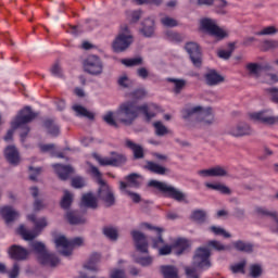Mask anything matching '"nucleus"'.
Returning a JSON list of instances; mask_svg holds the SVG:
<instances>
[{
	"label": "nucleus",
	"instance_id": "44",
	"mask_svg": "<svg viewBox=\"0 0 278 278\" xmlns=\"http://www.w3.org/2000/svg\"><path fill=\"white\" fill-rule=\"evenodd\" d=\"M206 249H214L215 251H229V247L222 244L220 241L211 240L207 242Z\"/></svg>",
	"mask_w": 278,
	"mask_h": 278
},
{
	"label": "nucleus",
	"instance_id": "62",
	"mask_svg": "<svg viewBox=\"0 0 278 278\" xmlns=\"http://www.w3.org/2000/svg\"><path fill=\"white\" fill-rule=\"evenodd\" d=\"M265 49H278V40H265L263 42Z\"/></svg>",
	"mask_w": 278,
	"mask_h": 278
},
{
	"label": "nucleus",
	"instance_id": "50",
	"mask_svg": "<svg viewBox=\"0 0 278 278\" xmlns=\"http://www.w3.org/2000/svg\"><path fill=\"white\" fill-rule=\"evenodd\" d=\"M199 5H213L214 1L219 5L220 8H225L227 5V1L225 0H197Z\"/></svg>",
	"mask_w": 278,
	"mask_h": 278
},
{
	"label": "nucleus",
	"instance_id": "63",
	"mask_svg": "<svg viewBox=\"0 0 278 278\" xmlns=\"http://www.w3.org/2000/svg\"><path fill=\"white\" fill-rule=\"evenodd\" d=\"M138 174H129L126 176V181L130 184L131 186H138Z\"/></svg>",
	"mask_w": 278,
	"mask_h": 278
},
{
	"label": "nucleus",
	"instance_id": "26",
	"mask_svg": "<svg viewBox=\"0 0 278 278\" xmlns=\"http://www.w3.org/2000/svg\"><path fill=\"white\" fill-rule=\"evenodd\" d=\"M81 205H84V207H89L90 210H97L99 207V201L94 194L89 192L83 195Z\"/></svg>",
	"mask_w": 278,
	"mask_h": 278
},
{
	"label": "nucleus",
	"instance_id": "61",
	"mask_svg": "<svg viewBox=\"0 0 278 278\" xmlns=\"http://www.w3.org/2000/svg\"><path fill=\"white\" fill-rule=\"evenodd\" d=\"M244 266H247V262H241V263H238L233 266H231V270L232 273H242L244 274Z\"/></svg>",
	"mask_w": 278,
	"mask_h": 278
},
{
	"label": "nucleus",
	"instance_id": "9",
	"mask_svg": "<svg viewBox=\"0 0 278 278\" xmlns=\"http://www.w3.org/2000/svg\"><path fill=\"white\" fill-rule=\"evenodd\" d=\"M132 42L134 36H131V33L129 31V27L125 25L122 26V29L113 41L112 47L115 53H123V51H127V49L131 47Z\"/></svg>",
	"mask_w": 278,
	"mask_h": 278
},
{
	"label": "nucleus",
	"instance_id": "33",
	"mask_svg": "<svg viewBox=\"0 0 278 278\" xmlns=\"http://www.w3.org/2000/svg\"><path fill=\"white\" fill-rule=\"evenodd\" d=\"M74 112H76V116H83L85 118H88L89 121H94V113L88 111L86 108L75 104L73 106Z\"/></svg>",
	"mask_w": 278,
	"mask_h": 278
},
{
	"label": "nucleus",
	"instance_id": "22",
	"mask_svg": "<svg viewBox=\"0 0 278 278\" xmlns=\"http://www.w3.org/2000/svg\"><path fill=\"white\" fill-rule=\"evenodd\" d=\"M125 147H127V149H130V151H132L135 160H142V157H144V149L142 148V146L137 144L130 139H126Z\"/></svg>",
	"mask_w": 278,
	"mask_h": 278
},
{
	"label": "nucleus",
	"instance_id": "51",
	"mask_svg": "<svg viewBox=\"0 0 278 278\" xmlns=\"http://www.w3.org/2000/svg\"><path fill=\"white\" fill-rule=\"evenodd\" d=\"M210 231H212V233H214L215 236H223L224 238H231V235L220 227L211 226Z\"/></svg>",
	"mask_w": 278,
	"mask_h": 278
},
{
	"label": "nucleus",
	"instance_id": "14",
	"mask_svg": "<svg viewBox=\"0 0 278 278\" xmlns=\"http://www.w3.org/2000/svg\"><path fill=\"white\" fill-rule=\"evenodd\" d=\"M228 134L233 136V138H242L244 136H251L253 134V129H251L249 124L241 122L230 127L228 129Z\"/></svg>",
	"mask_w": 278,
	"mask_h": 278
},
{
	"label": "nucleus",
	"instance_id": "2",
	"mask_svg": "<svg viewBox=\"0 0 278 278\" xmlns=\"http://www.w3.org/2000/svg\"><path fill=\"white\" fill-rule=\"evenodd\" d=\"M210 257H212V249L207 247H200L195 250L193 255L192 264L194 267H185V274L187 278H199V274L197 273V268H201L205 270L212 267V262H210Z\"/></svg>",
	"mask_w": 278,
	"mask_h": 278
},
{
	"label": "nucleus",
	"instance_id": "39",
	"mask_svg": "<svg viewBox=\"0 0 278 278\" xmlns=\"http://www.w3.org/2000/svg\"><path fill=\"white\" fill-rule=\"evenodd\" d=\"M232 244L237 251H241L242 253H253V244L251 243L239 240L233 242Z\"/></svg>",
	"mask_w": 278,
	"mask_h": 278
},
{
	"label": "nucleus",
	"instance_id": "47",
	"mask_svg": "<svg viewBox=\"0 0 278 278\" xmlns=\"http://www.w3.org/2000/svg\"><path fill=\"white\" fill-rule=\"evenodd\" d=\"M122 64H124V66H140V64H142V58L123 59Z\"/></svg>",
	"mask_w": 278,
	"mask_h": 278
},
{
	"label": "nucleus",
	"instance_id": "5",
	"mask_svg": "<svg viewBox=\"0 0 278 278\" xmlns=\"http://www.w3.org/2000/svg\"><path fill=\"white\" fill-rule=\"evenodd\" d=\"M30 247L35 253H37L38 262L41 263L42 266H50L51 268H55V266L60 264V258L54 253H49L45 243L40 241H33Z\"/></svg>",
	"mask_w": 278,
	"mask_h": 278
},
{
	"label": "nucleus",
	"instance_id": "64",
	"mask_svg": "<svg viewBox=\"0 0 278 278\" xmlns=\"http://www.w3.org/2000/svg\"><path fill=\"white\" fill-rule=\"evenodd\" d=\"M111 278H127V275H125V270L123 269H114L111 273Z\"/></svg>",
	"mask_w": 278,
	"mask_h": 278
},
{
	"label": "nucleus",
	"instance_id": "20",
	"mask_svg": "<svg viewBox=\"0 0 278 278\" xmlns=\"http://www.w3.org/2000/svg\"><path fill=\"white\" fill-rule=\"evenodd\" d=\"M0 216L3 218L7 225H10V223H14V220L18 218V212L13 210L12 206H3L0 208Z\"/></svg>",
	"mask_w": 278,
	"mask_h": 278
},
{
	"label": "nucleus",
	"instance_id": "3",
	"mask_svg": "<svg viewBox=\"0 0 278 278\" xmlns=\"http://www.w3.org/2000/svg\"><path fill=\"white\" fill-rule=\"evenodd\" d=\"M37 116L38 114L31 111V106H25L18 112L14 121L11 123V127L13 129H21L20 137L22 142H25V139L31 130L28 126L29 123L36 119Z\"/></svg>",
	"mask_w": 278,
	"mask_h": 278
},
{
	"label": "nucleus",
	"instance_id": "49",
	"mask_svg": "<svg viewBox=\"0 0 278 278\" xmlns=\"http://www.w3.org/2000/svg\"><path fill=\"white\" fill-rule=\"evenodd\" d=\"M212 177H227V169L225 167L215 166L211 168Z\"/></svg>",
	"mask_w": 278,
	"mask_h": 278
},
{
	"label": "nucleus",
	"instance_id": "40",
	"mask_svg": "<svg viewBox=\"0 0 278 278\" xmlns=\"http://www.w3.org/2000/svg\"><path fill=\"white\" fill-rule=\"evenodd\" d=\"M205 218H207V214L203 210H195L191 213V220L199 223V225H203Z\"/></svg>",
	"mask_w": 278,
	"mask_h": 278
},
{
	"label": "nucleus",
	"instance_id": "53",
	"mask_svg": "<svg viewBox=\"0 0 278 278\" xmlns=\"http://www.w3.org/2000/svg\"><path fill=\"white\" fill-rule=\"evenodd\" d=\"M250 276L252 278H258L262 276V266L260 265H251L250 267Z\"/></svg>",
	"mask_w": 278,
	"mask_h": 278
},
{
	"label": "nucleus",
	"instance_id": "13",
	"mask_svg": "<svg viewBox=\"0 0 278 278\" xmlns=\"http://www.w3.org/2000/svg\"><path fill=\"white\" fill-rule=\"evenodd\" d=\"M185 49L187 53L189 54V58L197 68H201L202 60H201V48L199 47V43L197 42H187L185 46Z\"/></svg>",
	"mask_w": 278,
	"mask_h": 278
},
{
	"label": "nucleus",
	"instance_id": "52",
	"mask_svg": "<svg viewBox=\"0 0 278 278\" xmlns=\"http://www.w3.org/2000/svg\"><path fill=\"white\" fill-rule=\"evenodd\" d=\"M9 278H18V275H21V265L18 263H14L13 267L10 271H8Z\"/></svg>",
	"mask_w": 278,
	"mask_h": 278
},
{
	"label": "nucleus",
	"instance_id": "10",
	"mask_svg": "<svg viewBox=\"0 0 278 278\" xmlns=\"http://www.w3.org/2000/svg\"><path fill=\"white\" fill-rule=\"evenodd\" d=\"M199 114V118L202 123L206 125H212L214 123V114H212V109H203L201 106L187 108L182 110V118H190Z\"/></svg>",
	"mask_w": 278,
	"mask_h": 278
},
{
	"label": "nucleus",
	"instance_id": "27",
	"mask_svg": "<svg viewBox=\"0 0 278 278\" xmlns=\"http://www.w3.org/2000/svg\"><path fill=\"white\" fill-rule=\"evenodd\" d=\"M140 31L146 38H151L155 34V21L152 18L144 20Z\"/></svg>",
	"mask_w": 278,
	"mask_h": 278
},
{
	"label": "nucleus",
	"instance_id": "19",
	"mask_svg": "<svg viewBox=\"0 0 278 278\" xmlns=\"http://www.w3.org/2000/svg\"><path fill=\"white\" fill-rule=\"evenodd\" d=\"M52 167L54 168L61 181H66V179H70L71 175H73L74 172L71 165L53 164Z\"/></svg>",
	"mask_w": 278,
	"mask_h": 278
},
{
	"label": "nucleus",
	"instance_id": "30",
	"mask_svg": "<svg viewBox=\"0 0 278 278\" xmlns=\"http://www.w3.org/2000/svg\"><path fill=\"white\" fill-rule=\"evenodd\" d=\"M66 219L68 220L70 225H84L86 223V217L79 214L77 211L68 212L66 214Z\"/></svg>",
	"mask_w": 278,
	"mask_h": 278
},
{
	"label": "nucleus",
	"instance_id": "17",
	"mask_svg": "<svg viewBox=\"0 0 278 278\" xmlns=\"http://www.w3.org/2000/svg\"><path fill=\"white\" fill-rule=\"evenodd\" d=\"M256 216H260V218H271V220H275V223L278 225V212L277 211H270L263 206H257L255 208ZM273 233H278V226L271 227Z\"/></svg>",
	"mask_w": 278,
	"mask_h": 278
},
{
	"label": "nucleus",
	"instance_id": "38",
	"mask_svg": "<svg viewBox=\"0 0 278 278\" xmlns=\"http://www.w3.org/2000/svg\"><path fill=\"white\" fill-rule=\"evenodd\" d=\"M165 38L169 42H184V40H186V35H181V34H179L177 31H173V30H167L165 33Z\"/></svg>",
	"mask_w": 278,
	"mask_h": 278
},
{
	"label": "nucleus",
	"instance_id": "29",
	"mask_svg": "<svg viewBox=\"0 0 278 278\" xmlns=\"http://www.w3.org/2000/svg\"><path fill=\"white\" fill-rule=\"evenodd\" d=\"M99 262H101V254L94 252L90 255L87 263H85L84 268H86L87 270H93L94 273H97V270H99V267L97 266Z\"/></svg>",
	"mask_w": 278,
	"mask_h": 278
},
{
	"label": "nucleus",
	"instance_id": "34",
	"mask_svg": "<svg viewBox=\"0 0 278 278\" xmlns=\"http://www.w3.org/2000/svg\"><path fill=\"white\" fill-rule=\"evenodd\" d=\"M127 188H129V184H127L125 181L119 182V189L122 190V192H125L126 194H128V197H130V199L134 201V203H140V201H142V198L140 197V194H138L136 192H131V191L127 190Z\"/></svg>",
	"mask_w": 278,
	"mask_h": 278
},
{
	"label": "nucleus",
	"instance_id": "42",
	"mask_svg": "<svg viewBox=\"0 0 278 278\" xmlns=\"http://www.w3.org/2000/svg\"><path fill=\"white\" fill-rule=\"evenodd\" d=\"M103 235L109 238V240L116 241L118 240V230L112 226H105L103 228Z\"/></svg>",
	"mask_w": 278,
	"mask_h": 278
},
{
	"label": "nucleus",
	"instance_id": "12",
	"mask_svg": "<svg viewBox=\"0 0 278 278\" xmlns=\"http://www.w3.org/2000/svg\"><path fill=\"white\" fill-rule=\"evenodd\" d=\"M200 25L203 31H206V34H210V36H214L219 40H223V38L227 37V33L223 30V28L218 27V25H216V22L212 18L201 20Z\"/></svg>",
	"mask_w": 278,
	"mask_h": 278
},
{
	"label": "nucleus",
	"instance_id": "46",
	"mask_svg": "<svg viewBox=\"0 0 278 278\" xmlns=\"http://www.w3.org/2000/svg\"><path fill=\"white\" fill-rule=\"evenodd\" d=\"M160 21H161V24L163 25V27H177V25H179L177 20H175L168 15L161 17Z\"/></svg>",
	"mask_w": 278,
	"mask_h": 278
},
{
	"label": "nucleus",
	"instance_id": "6",
	"mask_svg": "<svg viewBox=\"0 0 278 278\" xmlns=\"http://www.w3.org/2000/svg\"><path fill=\"white\" fill-rule=\"evenodd\" d=\"M149 187L155 188L159 190V192H162L163 197H166L167 199H174V201H178V203L186 201V193L166 182H162L160 180H150Z\"/></svg>",
	"mask_w": 278,
	"mask_h": 278
},
{
	"label": "nucleus",
	"instance_id": "4",
	"mask_svg": "<svg viewBox=\"0 0 278 278\" xmlns=\"http://www.w3.org/2000/svg\"><path fill=\"white\" fill-rule=\"evenodd\" d=\"M91 174L93 177H97L98 184H99V190H98V198L100 201H103V203L106 205V207H112V205H115L116 198L114 197V191H112V188L105 180H102L101 178V172L97 166L91 165L90 166Z\"/></svg>",
	"mask_w": 278,
	"mask_h": 278
},
{
	"label": "nucleus",
	"instance_id": "21",
	"mask_svg": "<svg viewBox=\"0 0 278 278\" xmlns=\"http://www.w3.org/2000/svg\"><path fill=\"white\" fill-rule=\"evenodd\" d=\"M4 157L7 159L9 164H13L16 166L21 162V156L18 155V150H16V147L9 146L4 150Z\"/></svg>",
	"mask_w": 278,
	"mask_h": 278
},
{
	"label": "nucleus",
	"instance_id": "36",
	"mask_svg": "<svg viewBox=\"0 0 278 278\" xmlns=\"http://www.w3.org/2000/svg\"><path fill=\"white\" fill-rule=\"evenodd\" d=\"M168 84H174V92L175 94H181V90L186 88V79H179V78H167L166 79Z\"/></svg>",
	"mask_w": 278,
	"mask_h": 278
},
{
	"label": "nucleus",
	"instance_id": "25",
	"mask_svg": "<svg viewBox=\"0 0 278 278\" xmlns=\"http://www.w3.org/2000/svg\"><path fill=\"white\" fill-rule=\"evenodd\" d=\"M144 168L146 170L153 173V175H166V173H169L168 168L153 161H147Z\"/></svg>",
	"mask_w": 278,
	"mask_h": 278
},
{
	"label": "nucleus",
	"instance_id": "18",
	"mask_svg": "<svg viewBox=\"0 0 278 278\" xmlns=\"http://www.w3.org/2000/svg\"><path fill=\"white\" fill-rule=\"evenodd\" d=\"M54 244L61 255L64 257H70L71 240L66 239L64 236H59L55 238Z\"/></svg>",
	"mask_w": 278,
	"mask_h": 278
},
{
	"label": "nucleus",
	"instance_id": "35",
	"mask_svg": "<svg viewBox=\"0 0 278 278\" xmlns=\"http://www.w3.org/2000/svg\"><path fill=\"white\" fill-rule=\"evenodd\" d=\"M43 127L47 128L50 136H53L54 138H56V136H60V126H58L55 122H53V119H46L43 122Z\"/></svg>",
	"mask_w": 278,
	"mask_h": 278
},
{
	"label": "nucleus",
	"instance_id": "37",
	"mask_svg": "<svg viewBox=\"0 0 278 278\" xmlns=\"http://www.w3.org/2000/svg\"><path fill=\"white\" fill-rule=\"evenodd\" d=\"M205 186L210 190H216L217 192H220V194H231V189L223 184L205 182Z\"/></svg>",
	"mask_w": 278,
	"mask_h": 278
},
{
	"label": "nucleus",
	"instance_id": "59",
	"mask_svg": "<svg viewBox=\"0 0 278 278\" xmlns=\"http://www.w3.org/2000/svg\"><path fill=\"white\" fill-rule=\"evenodd\" d=\"M97 161L99 162L100 166H114V163L112 161V156L111 157L98 156Z\"/></svg>",
	"mask_w": 278,
	"mask_h": 278
},
{
	"label": "nucleus",
	"instance_id": "54",
	"mask_svg": "<svg viewBox=\"0 0 278 278\" xmlns=\"http://www.w3.org/2000/svg\"><path fill=\"white\" fill-rule=\"evenodd\" d=\"M267 92L269 93L270 101L278 105V89L273 87V88L267 89Z\"/></svg>",
	"mask_w": 278,
	"mask_h": 278
},
{
	"label": "nucleus",
	"instance_id": "55",
	"mask_svg": "<svg viewBox=\"0 0 278 278\" xmlns=\"http://www.w3.org/2000/svg\"><path fill=\"white\" fill-rule=\"evenodd\" d=\"M73 188H84L86 187V180L83 177H75L72 179Z\"/></svg>",
	"mask_w": 278,
	"mask_h": 278
},
{
	"label": "nucleus",
	"instance_id": "1",
	"mask_svg": "<svg viewBox=\"0 0 278 278\" xmlns=\"http://www.w3.org/2000/svg\"><path fill=\"white\" fill-rule=\"evenodd\" d=\"M140 112L144 115L147 121L155 118V113L149 112L148 104L138 105L136 101H126L119 104L115 113L112 111L106 112L102 121L110 127L118 128V123L126 127H131L140 116Z\"/></svg>",
	"mask_w": 278,
	"mask_h": 278
},
{
	"label": "nucleus",
	"instance_id": "56",
	"mask_svg": "<svg viewBox=\"0 0 278 278\" xmlns=\"http://www.w3.org/2000/svg\"><path fill=\"white\" fill-rule=\"evenodd\" d=\"M70 244H71V255H73V249H75V247H81V244H84V239L81 237H76L70 240Z\"/></svg>",
	"mask_w": 278,
	"mask_h": 278
},
{
	"label": "nucleus",
	"instance_id": "31",
	"mask_svg": "<svg viewBox=\"0 0 278 278\" xmlns=\"http://www.w3.org/2000/svg\"><path fill=\"white\" fill-rule=\"evenodd\" d=\"M247 71L250 75H254V77H260V71L263 68L264 71H271L273 66L265 65L262 67V65L257 63H248L245 66Z\"/></svg>",
	"mask_w": 278,
	"mask_h": 278
},
{
	"label": "nucleus",
	"instance_id": "32",
	"mask_svg": "<svg viewBox=\"0 0 278 278\" xmlns=\"http://www.w3.org/2000/svg\"><path fill=\"white\" fill-rule=\"evenodd\" d=\"M161 273L164 278H179V269L173 265L161 266Z\"/></svg>",
	"mask_w": 278,
	"mask_h": 278
},
{
	"label": "nucleus",
	"instance_id": "45",
	"mask_svg": "<svg viewBox=\"0 0 278 278\" xmlns=\"http://www.w3.org/2000/svg\"><path fill=\"white\" fill-rule=\"evenodd\" d=\"M153 127L155 129V134L157 136H166V134H170V130H168V128H166V126H164V124H162V122H155L153 124Z\"/></svg>",
	"mask_w": 278,
	"mask_h": 278
},
{
	"label": "nucleus",
	"instance_id": "7",
	"mask_svg": "<svg viewBox=\"0 0 278 278\" xmlns=\"http://www.w3.org/2000/svg\"><path fill=\"white\" fill-rule=\"evenodd\" d=\"M28 220H30V223H34L35 225V230L34 231H29L27 230V228H25L24 225H21L17 229V232L20 236H22L23 240H34L35 238L38 237V232L37 231H42V229H45V227H47V218L41 217V218H36V215L31 214L27 216Z\"/></svg>",
	"mask_w": 278,
	"mask_h": 278
},
{
	"label": "nucleus",
	"instance_id": "43",
	"mask_svg": "<svg viewBox=\"0 0 278 278\" xmlns=\"http://www.w3.org/2000/svg\"><path fill=\"white\" fill-rule=\"evenodd\" d=\"M72 204H73V193L68 191H64V195L61 200V207L63 210H68V207H71Z\"/></svg>",
	"mask_w": 278,
	"mask_h": 278
},
{
	"label": "nucleus",
	"instance_id": "15",
	"mask_svg": "<svg viewBox=\"0 0 278 278\" xmlns=\"http://www.w3.org/2000/svg\"><path fill=\"white\" fill-rule=\"evenodd\" d=\"M131 236L137 251L140 253H149V242L147 241V236L138 230H132Z\"/></svg>",
	"mask_w": 278,
	"mask_h": 278
},
{
	"label": "nucleus",
	"instance_id": "16",
	"mask_svg": "<svg viewBox=\"0 0 278 278\" xmlns=\"http://www.w3.org/2000/svg\"><path fill=\"white\" fill-rule=\"evenodd\" d=\"M8 253L11 260H15V262H25L29 257L28 250L16 244L11 245Z\"/></svg>",
	"mask_w": 278,
	"mask_h": 278
},
{
	"label": "nucleus",
	"instance_id": "23",
	"mask_svg": "<svg viewBox=\"0 0 278 278\" xmlns=\"http://www.w3.org/2000/svg\"><path fill=\"white\" fill-rule=\"evenodd\" d=\"M174 253L175 255H184L188 249H190V241L188 239L178 238L174 243Z\"/></svg>",
	"mask_w": 278,
	"mask_h": 278
},
{
	"label": "nucleus",
	"instance_id": "60",
	"mask_svg": "<svg viewBox=\"0 0 278 278\" xmlns=\"http://www.w3.org/2000/svg\"><path fill=\"white\" fill-rule=\"evenodd\" d=\"M137 264H140L141 266H151L153 264V257L147 256V257H140L136 260Z\"/></svg>",
	"mask_w": 278,
	"mask_h": 278
},
{
	"label": "nucleus",
	"instance_id": "41",
	"mask_svg": "<svg viewBox=\"0 0 278 278\" xmlns=\"http://www.w3.org/2000/svg\"><path fill=\"white\" fill-rule=\"evenodd\" d=\"M111 159L113 161V166L118 167L123 166L127 162V156L125 154L116 153V152H111Z\"/></svg>",
	"mask_w": 278,
	"mask_h": 278
},
{
	"label": "nucleus",
	"instance_id": "28",
	"mask_svg": "<svg viewBox=\"0 0 278 278\" xmlns=\"http://www.w3.org/2000/svg\"><path fill=\"white\" fill-rule=\"evenodd\" d=\"M250 116L253 121H260V123H264V125H275V123H277V117L268 116L264 112L252 113Z\"/></svg>",
	"mask_w": 278,
	"mask_h": 278
},
{
	"label": "nucleus",
	"instance_id": "58",
	"mask_svg": "<svg viewBox=\"0 0 278 278\" xmlns=\"http://www.w3.org/2000/svg\"><path fill=\"white\" fill-rule=\"evenodd\" d=\"M50 73L54 76V77H62V67L60 66V63H54L52 65V67L50 68Z\"/></svg>",
	"mask_w": 278,
	"mask_h": 278
},
{
	"label": "nucleus",
	"instance_id": "57",
	"mask_svg": "<svg viewBox=\"0 0 278 278\" xmlns=\"http://www.w3.org/2000/svg\"><path fill=\"white\" fill-rule=\"evenodd\" d=\"M130 96H131L132 99H137V100L144 99V97H147V90L137 89V90L132 91L130 93Z\"/></svg>",
	"mask_w": 278,
	"mask_h": 278
},
{
	"label": "nucleus",
	"instance_id": "8",
	"mask_svg": "<svg viewBox=\"0 0 278 278\" xmlns=\"http://www.w3.org/2000/svg\"><path fill=\"white\" fill-rule=\"evenodd\" d=\"M141 226L156 232V238L152 239V247L159 249V255H170L173 253V245L164 244V239L162 238L163 228L151 226L149 223H143Z\"/></svg>",
	"mask_w": 278,
	"mask_h": 278
},
{
	"label": "nucleus",
	"instance_id": "11",
	"mask_svg": "<svg viewBox=\"0 0 278 278\" xmlns=\"http://www.w3.org/2000/svg\"><path fill=\"white\" fill-rule=\"evenodd\" d=\"M84 71L94 77L103 74V61L97 55H89L84 61Z\"/></svg>",
	"mask_w": 278,
	"mask_h": 278
},
{
	"label": "nucleus",
	"instance_id": "48",
	"mask_svg": "<svg viewBox=\"0 0 278 278\" xmlns=\"http://www.w3.org/2000/svg\"><path fill=\"white\" fill-rule=\"evenodd\" d=\"M275 34H278V29L275 26H267L256 33V36H275Z\"/></svg>",
	"mask_w": 278,
	"mask_h": 278
},
{
	"label": "nucleus",
	"instance_id": "24",
	"mask_svg": "<svg viewBox=\"0 0 278 278\" xmlns=\"http://www.w3.org/2000/svg\"><path fill=\"white\" fill-rule=\"evenodd\" d=\"M204 79L207 86H218V84H223V81H225V77L220 76V74L215 70L206 73Z\"/></svg>",
	"mask_w": 278,
	"mask_h": 278
}]
</instances>
